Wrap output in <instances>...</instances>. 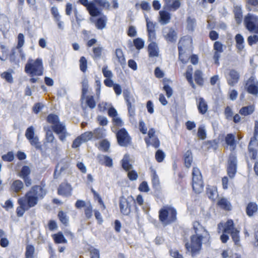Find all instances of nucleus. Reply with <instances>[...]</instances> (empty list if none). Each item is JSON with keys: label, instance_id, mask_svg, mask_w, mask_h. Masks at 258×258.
<instances>
[{"label": "nucleus", "instance_id": "nucleus-18", "mask_svg": "<svg viewBox=\"0 0 258 258\" xmlns=\"http://www.w3.org/2000/svg\"><path fill=\"white\" fill-rule=\"evenodd\" d=\"M128 133L124 128L120 129L116 133V137L119 145L121 146H126L128 143Z\"/></svg>", "mask_w": 258, "mask_h": 258}, {"label": "nucleus", "instance_id": "nucleus-37", "mask_svg": "<svg viewBox=\"0 0 258 258\" xmlns=\"http://www.w3.org/2000/svg\"><path fill=\"white\" fill-rule=\"evenodd\" d=\"M184 163L186 167L189 168L192 162V156L190 150L187 151L184 155Z\"/></svg>", "mask_w": 258, "mask_h": 258}, {"label": "nucleus", "instance_id": "nucleus-12", "mask_svg": "<svg viewBox=\"0 0 258 258\" xmlns=\"http://www.w3.org/2000/svg\"><path fill=\"white\" fill-rule=\"evenodd\" d=\"M78 3L85 7L91 16L96 17L101 14L100 11L94 2H89L88 0H78Z\"/></svg>", "mask_w": 258, "mask_h": 258}, {"label": "nucleus", "instance_id": "nucleus-30", "mask_svg": "<svg viewBox=\"0 0 258 258\" xmlns=\"http://www.w3.org/2000/svg\"><path fill=\"white\" fill-rule=\"evenodd\" d=\"M128 202L126 199L121 197L120 200L119 207L121 212L124 215L127 216L129 214Z\"/></svg>", "mask_w": 258, "mask_h": 258}, {"label": "nucleus", "instance_id": "nucleus-33", "mask_svg": "<svg viewBox=\"0 0 258 258\" xmlns=\"http://www.w3.org/2000/svg\"><path fill=\"white\" fill-rule=\"evenodd\" d=\"M24 184L20 180H16L12 183L11 189L13 191L18 193L21 191L24 188Z\"/></svg>", "mask_w": 258, "mask_h": 258}, {"label": "nucleus", "instance_id": "nucleus-49", "mask_svg": "<svg viewBox=\"0 0 258 258\" xmlns=\"http://www.w3.org/2000/svg\"><path fill=\"white\" fill-rule=\"evenodd\" d=\"M86 104L91 109H93L96 107V102L94 97L92 96H87L86 97Z\"/></svg>", "mask_w": 258, "mask_h": 258}, {"label": "nucleus", "instance_id": "nucleus-44", "mask_svg": "<svg viewBox=\"0 0 258 258\" xmlns=\"http://www.w3.org/2000/svg\"><path fill=\"white\" fill-rule=\"evenodd\" d=\"M115 54L116 58L118 59V60L120 64L124 65L125 64V58L122 50L120 49H116Z\"/></svg>", "mask_w": 258, "mask_h": 258}, {"label": "nucleus", "instance_id": "nucleus-28", "mask_svg": "<svg viewBox=\"0 0 258 258\" xmlns=\"http://www.w3.org/2000/svg\"><path fill=\"white\" fill-rule=\"evenodd\" d=\"M149 55L151 57L158 56L159 55V49L157 43L152 42L148 46Z\"/></svg>", "mask_w": 258, "mask_h": 258}, {"label": "nucleus", "instance_id": "nucleus-31", "mask_svg": "<svg viewBox=\"0 0 258 258\" xmlns=\"http://www.w3.org/2000/svg\"><path fill=\"white\" fill-rule=\"evenodd\" d=\"M165 39L167 42H174L177 38V33L172 28H170L168 32L164 35Z\"/></svg>", "mask_w": 258, "mask_h": 258}, {"label": "nucleus", "instance_id": "nucleus-64", "mask_svg": "<svg viewBox=\"0 0 258 258\" xmlns=\"http://www.w3.org/2000/svg\"><path fill=\"white\" fill-rule=\"evenodd\" d=\"M91 258H100L99 250L95 248H90L89 249Z\"/></svg>", "mask_w": 258, "mask_h": 258}, {"label": "nucleus", "instance_id": "nucleus-29", "mask_svg": "<svg viewBox=\"0 0 258 258\" xmlns=\"http://www.w3.org/2000/svg\"><path fill=\"white\" fill-rule=\"evenodd\" d=\"M206 194L208 197L213 201H215L218 196L217 188L210 185L206 187Z\"/></svg>", "mask_w": 258, "mask_h": 258}, {"label": "nucleus", "instance_id": "nucleus-27", "mask_svg": "<svg viewBox=\"0 0 258 258\" xmlns=\"http://www.w3.org/2000/svg\"><path fill=\"white\" fill-rule=\"evenodd\" d=\"M197 108L199 112L201 114H205L207 112L208 106L207 102L203 98H199V102L197 104Z\"/></svg>", "mask_w": 258, "mask_h": 258}, {"label": "nucleus", "instance_id": "nucleus-24", "mask_svg": "<svg viewBox=\"0 0 258 258\" xmlns=\"http://www.w3.org/2000/svg\"><path fill=\"white\" fill-rule=\"evenodd\" d=\"M233 12L236 24L238 25L242 23L243 19L242 10L241 6H234Z\"/></svg>", "mask_w": 258, "mask_h": 258}, {"label": "nucleus", "instance_id": "nucleus-51", "mask_svg": "<svg viewBox=\"0 0 258 258\" xmlns=\"http://www.w3.org/2000/svg\"><path fill=\"white\" fill-rule=\"evenodd\" d=\"M165 157V154L161 150H158L155 153V159L159 162H162Z\"/></svg>", "mask_w": 258, "mask_h": 258}, {"label": "nucleus", "instance_id": "nucleus-2", "mask_svg": "<svg viewBox=\"0 0 258 258\" xmlns=\"http://www.w3.org/2000/svg\"><path fill=\"white\" fill-rule=\"evenodd\" d=\"M193 229L195 234L190 237V243L186 242L185 244V247L188 251H190L192 257L199 254L202 249L203 240L204 236L199 234V231L204 232L207 235L209 236L210 234L208 231L199 222H195L193 224Z\"/></svg>", "mask_w": 258, "mask_h": 258}, {"label": "nucleus", "instance_id": "nucleus-6", "mask_svg": "<svg viewBox=\"0 0 258 258\" xmlns=\"http://www.w3.org/2000/svg\"><path fill=\"white\" fill-rule=\"evenodd\" d=\"M159 220L164 226L170 225L177 220V211L172 206H163L159 211Z\"/></svg>", "mask_w": 258, "mask_h": 258}, {"label": "nucleus", "instance_id": "nucleus-46", "mask_svg": "<svg viewBox=\"0 0 258 258\" xmlns=\"http://www.w3.org/2000/svg\"><path fill=\"white\" fill-rule=\"evenodd\" d=\"M70 163L68 161L63 159L56 166V168H59L60 171L62 172L69 168Z\"/></svg>", "mask_w": 258, "mask_h": 258}, {"label": "nucleus", "instance_id": "nucleus-26", "mask_svg": "<svg viewBox=\"0 0 258 258\" xmlns=\"http://www.w3.org/2000/svg\"><path fill=\"white\" fill-rule=\"evenodd\" d=\"M97 159L99 162L101 164H104L105 166L112 167L113 166L112 159L107 155H98Z\"/></svg>", "mask_w": 258, "mask_h": 258}, {"label": "nucleus", "instance_id": "nucleus-53", "mask_svg": "<svg viewBox=\"0 0 258 258\" xmlns=\"http://www.w3.org/2000/svg\"><path fill=\"white\" fill-rule=\"evenodd\" d=\"M196 25V19L188 17L187 19V28L188 30L193 31Z\"/></svg>", "mask_w": 258, "mask_h": 258}, {"label": "nucleus", "instance_id": "nucleus-38", "mask_svg": "<svg viewBox=\"0 0 258 258\" xmlns=\"http://www.w3.org/2000/svg\"><path fill=\"white\" fill-rule=\"evenodd\" d=\"M192 67H191L190 68L188 67V70H187L185 73V78H186L187 81H188V82L189 83L190 85L191 86V87L193 89H195L196 86H195V85L194 83L193 79H192Z\"/></svg>", "mask_w": 258, "mask_h": 258}, {"label": "nucleus", "instance_id": "nucleus-16", "mask_svg": "<svg viewBox=\"0 0 258 258\" xmlns=\"http://www.w3.org/2000/svg\"><path fill=\"white\" fill-rule=\"evenodd\" d=\"M248 153L251 160L256 159L258 153V141L257 138L251 137L248 146Z\"/></svg>", "mask_w": 258, "mask_h": 258}, {"label": "nucleus", "instance_id": "nucleus-47", "mask_svg": "<svg viewBox=\"0 0 258 258\" xmlns=\"http://www.w3.org/2000/svg\"><path fill=\"white\" fill-rule=\"evenodd\" d=\"M80 137L82 139V142L85 143L93 139L94 138V134L92 132H87L82 134Z\"/></svg>", "mask_w": 258, "mask_h": 258}, {"label": "nucleus", "instance_id": "nucleus-20", "mask_svg": "<svg viewBox=\"0 0 258 258\" xmlns=\"http://www.w3.org/2000/svg\"><path fill=\"white\" fill-rule=\"evenodd\" d=\"M72 190L71 185L68 183H61L58 188V194L63 197H69L71 195Z\"/></svg>", "mask_w": 258, "mask_h": 258}, {"label": "nucleus", "instance_id": "nucleus-22", "mask_svg": "<svg viewBox=\"0 0 258 258\" xmlns=\"http://www.w3.org/2000/svg\"><path fill=\"white\" fill-rule=\"evenodd\" d=\"M229 75V78L227 79V83L229 86H234L239 80V75L236 71L231 70Z\"/></svg>", "mask_w": 258, "mask_h": 258}, {"label": "nucleus", "instance_id": "nucleus-56", "mask_svg": "<svg viewBox=\"0 0 258 258\" xmlns=\"http://www.w3.org/2000/svg\"><path fill=\"white\" fill-rule=\"evenodd\" d=\"M152 183L153 187L158 186L160 184L159 177L155 171L152 173Z\"/></svg>", "mask_w": 258, "mask_h": 258}, {"label": "nucleus", "instance_id": "nucleus-54", "mask_svg": "<svg viewBox=\"0 0 258 258\" xmlns=\"http://www.w3.org/2000/svg\"><path fill=\"white\" fill-rule=\"evenodd\" d=\"M82 98H83L85 97V95L88 92V87H89L88 80L86 79H84L83 80V81L82 82Z\"/></svg>", "mask_w": 258, "mask_h": 258}, {"label": "nucleus", "instance_id": "nucleus-10", "mask_svg": "<svg viewBox=\"0 0 258 258\" xmlns=\"http://www.w3.org/2000/svg\"><path fill=\"white\" fill-rule=\"evenodd\" d=\"M244 24L249 32L256 31L258 27V16L248 13L244 18Z\"/></svg>", "mask_w": 258, "mask_h": 258}, {"label": "nucleus", "instance_id": "nucleus-1", "mask_svg": "<svg viewBox=\"0 0 258 258\" xmlns=\"http://www.w3.org/2000/svg\"><path fill=\"white\" fill-rule=\"evenodd\" d=\"M46 194V190L40 185L33 186L25 195L20 198L17 209L18 216L22 217L26 211L36 206L39 199H42Z\"/></svg>", "mask_w": 258, "mask_h": 258}, {"label": "nucleus", "instance_id": "nucleus-43", "mask_svg": "<svg viewBox=\"0 0 258 258\" xmlns=\"http://www.w3.org/2000/svg\"><path fill=\"white\" fill-rule=\"evenodd\" d=\"M133 45L138 50L142 49L145 45L144 41L141 38H137L133 40Z\"/></svg>", "mask_w": 258, "mask_h": 258}, {"label": "nucleus", "instance_id": "nucleus-25", "mask_svg": "<svg viewBox=\"0 0 258 258\" xmlns=\"http://www.w3.org/2000/svg\"><path fill=\"white\" fill-rule=\"evenodd\" d=\"M217 205L221 209L226 211H231L232 209V206L231 203L226 198H222L219 199L217 203Z\"/></svg>", "mask_w": 258, "mask_h": 258}, {"label": "nucleus", "instance_id": "nucleus-14", "mask_svg": "<svg viewBox=\"0 0 258 258\" xmlns=\"http://www.w3.org/2000/svg\"><path fill=\"white\" fill-rule=\"evenodd\" d=\"M218 233H227L230 234L236 228L232 219H228L225 223L220 222L218 224Z\"/></svg>", "mask_w": 258, "mask_h": 258}, {"label": "nucleus", "instance_id": "nucleus-35", "mask_svg": "<svg viewBox=\"0 0 258 258\" xmlns=\"http://www.w3.org/2000/svg\"><path fill=\"white\" fill-rule=\"evenodd\" d=\"M194 79L196 83L199 86H203L204 83V79L203 77V73L201 70H197L194 73Z\"/></svg>", "mask_w": 258, "mask_h": 258}, {"label": "nucleus", "instance_id": "nucleus-13", "mask_svg": "<svg viewBox=\"0 0 258 258\" xmlns=\"http://www.w3.org/2000/svg\"><path fill=\"white\" fill-rule=\"evenodd\" d=\"M247 92L252 95L258 94V81L254 76L250 77L245 83Z\"/></svg>", "mask_w": 258, "mask_h": 258}, {"label": "nucleus", "instance_id": "nucleus-19", "mask_svg": "<svg viewBox=\"0 0 258 258\" xmlns=\"http://www.w3.org/2000/svg\"><path fill=\"white\" fill-rule=\"evenodd\" d=\"M44 130L46 132L44 144L46 145V144L50 143L53 145H54V147L55 149L57 150V141L56 140L53 134L52 131L51 130L49 126H45L44 127Z\"/></svg>", "mask_w": 258, "mask_h": 258}, {"label": "nucleus", "instance_id": "nucleus-8", "mask_svg": "<svg viewBox=\"0 0 258 258\" xmlns=\"http://www.w3.org/2000/svg\"><path fill=\"white\" fill-rule=\"evenodd\" d=\"M192 187L196 194H200L204 188L202 175L200 169L194 167L192 172Z\"/></svg>", "mask_w": 258, "mask_h": 258}, {"label": "nucleus", "instance_id": "nucleus-41", "mask_svg": "<svg viewBox=\"0 0 258 258\" xmlns=\"http://www.w3.org/2000/svg\"><path fill=\"white\" fill-rule=\"evenodd\" d=\"M122 167L127 172V175L129 177V156L125 154L121 160Z\"/></svg>", "mask_w": 258, "mask_h": 258}, {"label": "nucleus", "instance_id": "nucleus-42", "mask_svg": "<svg viewBox=\"0 0 258 258\" xmlns=\"http://www.w3.org/2000/svg\"><path fill=\"white\" fill-rule=\"evenodd\" d=\"M107 18L105 16H103L97 19L96 23V26L98 29H103L106 26Z\"/></svg>", "mask_w": 258, "mask_h": 258}, {"label": "nucleus", "instance_id": "nucleus-4", "mask_svg": "<svg viewBox=\"0 0 258 258\" xmlns=\"http://www.w3.org/2000/svg\"><path fill=\"white\" fill-rule=\"evenodd\" d=\"M164 5L163 8L165 10H161L159 12V21L162 24L168 23L171 19L170 12L177 11L181 6L180 0H163Z\"/></svg>", "mask_w": 258, "mask_h": 258}, {"label": "nucleus", "instance_id": "nucleus-23", "mask_svg": "<svg viewBox=\"0 0 258 258\" xmlns=\"http://www.w3.org/2000/svg\"><path fill=\"white\" fill-rule=\"evenodd\" d=\"M225 142L228 146L230 147L231 151H234L236 147L235 136L233 134H228L225 137Z\"/></svg>", "mask_w": 258, "mask_h": 258}, {"label": "nucleus", "instance_id": "nucleus-34", "mask_svg": "<svg viewBox=\"0 0 258 258\" xmlns=\"http://www.w3.org/2000/svg\"><path fill=\"white\" fill-rule=\"evenodd\" d=\"M236 47L239 51H242L244 47V38L240 34H237L235 36Z\"/></svg>", "mask_w": 258, "mask_h": 258}, {"label": "nucleus", "instance_id": "nucleus-40", "mask_svg": "<svg viewBox=\"0 0 258 258\" xmlns=\"http://www.w3.org/2000/svg\"><path fill=\"white\" fill-rule=\"evenodd\" d=\"M53 238L55 242L57 243H66L68 241L62 233L60 232L54 234Z\"/></svg>", "mask_w": 258, "mask_h": 258}, {"label": "nucleus", "instance_id": "nucleus-59", "mask_svg": "<svg viewBox=\"0 0 258 258\" xmlns=\"http://www.w3.org/2000/svg\"><path fill=\"white\" fill-rule=\"evenodd\" d=\"M110 147V143L106 140H103L100 142V149L104 151H108Z\"/></svg>", "mask_w": 258, "mask_h": 258}, {"label": "nucleus", "instance_id": "nucleus-48", "mask_svg": "<svg viewBox=\"0 0 258 258\" xmlns=\"http://www.w3.org/2000/svg\"><path fill=\"white\" fill-rule=\"evenodd\" d=\"M58 217L61 222L65 225H67L69 223V217L67 214L63 211H60L58 214Z\"/></svg>", "mask_w": 258, "mask_h": 258}, {"label": "nucleus", "instance_id": "nucleus-17", "mask_svg": "<svg viewBox=\"0 0 258 258\" xmlns=\"http://www.w3.org/2000/svg\"><path fill=\"white\" fill-rule=\"evenodd\" d=\"M213 48L214 52L213 54V59L215 63L218 66L219 65V58L221 53L223 52V45L220 41H216L214 43Z\"/></svg>", "mask_w": 258, "mask_h": 258}, {"label": "nucleus", "instance_id": "nucleus-9", "mask_svg": "<svg viewBox=\"0 0 258 258\" xmlns=\"http://www.w3.org/2000/svg\"><path fill=\"white\" fill-rule=\"evenodd\" d=\"M237 159L235 154H230L226 167L227 173L230 178H233L237 172Z\"/></svg>", "mask_w": 258, "mask_h": 258}, {"label": "nucleus", "instance_id": "nucleus-57", "mask_svg": "<svg viewBox=\"0 0 258 258\" xmlns=\"http://www.w3.org/2000/svg\"><path fill=\"white\" fill-rule=\"evenodd\" d=\"M139 6H140L142 10H143L144 11H150L151 9V6H150V4L148 2H145V1L142 2L140 4H136V7L137 8H138V7H139Z\"/></svg>", "mask_w": 258, "mask_h": 258}, {"label": "nucleus", "instance_id": "nucleus-3", "mask_svg": "<svg viewBox=\"0 0 258 258\" xmlns=\"http://www.w3.org/2000/svg\"><path fill=\"white\" fill-rule=\"evenodd\" d=\"M178 59L182 63H186L189 55L192 51V39L188 35L181 37L178 43Z\"/></svg>", "mask_w": 258, "mask_h": 258}, {"label": "nucleus", "instance_id": "nucleus-11", "mask_svg": "<svg viewBox=\"0 0 258 258\" xmlns=\"http://www.w3.org/2000/svg\"><path fill=\"white\" fill-rule=\"evenodd\" d=\"M25 137L29 141L31 145L34 147L36 149H42L41 143L39 141L38 136L35 135V128L33 126H30L27 128L25 132Z\"/></svg>", "mask_w": 258, "mask_h": 258}, {"label": "nucleus", "instance_id": "nucleus-32", "mask_svg": "<svg viewBox=\"0 0 258 258\" xmlns=\"http://www.w3.org/2000/svg\"><path fill=\"white\" fill-rule=\"evenodd\" d=\"M25 255L26 258H37L34 246L30 244H27Z\"/></svg>", "mask_w": 258, "mask_h": 258}, {"label": "nucleus", "instance_id": "nucleus-36", "mask_svg": "<svg viewBox=\"0 0 258 258\" xmlns=\"http://www.w3.org/2000/svg\"><path fill=\"white\" fill-rule=\"evenodd\" d=\"M254 111V105H248L242 107L239 110V113L243 116H247L251 114Z\"/></svg>", "mask_w": 258, "mask_h": 258}, {"label": "nucleus", "instance_id": "nucleus-63", "mask_svg": "<svg viewBox=\"0 0 258 258\" xmlns=\"http://www.w3.org/2000/svg\"><path fill=\"white\" fill-rule=\"evenodd\" d=\"M224 115L225 118L227 120H231L233 116V112L231 108L227 106L226 107L224 110Z\"/></svg>", "mask_w": 258, "mask_h": 258}, {"label": "nucleus", "instance_id": "nucleus-62", "mask_svg": "<svg viewBox=\"0 0 258 258\" xmlns=\"http://www.w3.org/2000/svg\"><path fill=\"white\" fill-rule=\"evenodd\" d=\"M257 42L258 36L256 35H250L247 38V42L249 46H252Z\"/></svg>", "mask_w": 258, "mask_h": 258}, {"label": "nucleus", "instance_id": "nucleus-50", "mask_svg": "<svg viewBox=\"0 0 258 258\" xmlns=\"http://www.w3.org/2000/svg\"><path fill=\"white\" fill-rule=\"evenodd\" d=\"M233 241L236 245L238 244L240 241L239 231L237 229L230 233Z\"/></svg>", "mask_w": 258, "mask_h": 258}, {"label": "nucleus", "instance_id": "nucleus-15", "mask_svg": "<svg viewBox=\"0 0 258 258\" xmlns=\"http://www.w3.org/2000/svg\"><path fill=\"white\" fill-rule=\"evenodd\" d=\"M155 134V130L153 128H150L148 133V138H146L145 141L147 146L152 145L155 149H157L159 147L160 143Z\"/></svg>", "mask_w": 258, "mask_h": 258}, {"label": "nucleus", "instance_id": "nucleus-21", "mask_svg": "<svg viewBox=\"0 0 258 258\" xmlns=\"http://www.w3.org/2000/svg\"><path fill=\"white\" fill-rule=\"evenodd\" d=\"M258 211V205L255 202H249L246 206L245 212L249 217L253 216Z\"/></svg>", "mask_w": 258, "mask_h": 258}, {"label": "nucleus", "instance_id": "nucleus-39", "mask_svg": "<svg viewBox=\"0 0 258 258\" xmlns=\"http://www.w3.org/2000/svg\"><path fill=\"white\" fill-rule=\"evenodd\" d=\"M93 134H94V138L95 139H102L106 136V130L103 128H98L93 131Z\"/></svg>", "mask_w": 258, "mask_h": 258}, {"label": "nucleus", "instance_id": "nucleus-55", "mask_svg": "<svg viewBox=\"0 0 258 258\" xmlns=\"http://www.w3.org/2000/svg\"><path fill=\"white\" fill-rule=\"evenodd\" d=\"M80 70L85 72L87 68V61L86 58L84 56H82L80 59Z\"/></svg>", "mask_w": 258, "mask_h": 258}, {"label": "nucleus", "instance_id": "nucleus-7", "mask_svg": "<svg viewBox=\"0 0 258 258\" xmlns=\"http://www.w3.org/2000/svg\"><path fill=\"white\" fill-rule=\"evenodd\" d=\"M43 70L42 61L40 58L35 60L29 59L25 67V72L31 77L41 75Z\"/></svg>", "mask_w": 258, "mask_h": 258}, {"label": "nucleus", "instance_id": "nucleus-45", "mask_svg": "<svg viewBox=\"0 0 258 258\" xmlns=\"http://www.w3.org/2000/svg\"><path fill=\"white\" fill-rule=\"evenodd\" d=\"M205 144L208 150L213 149L215 150L218 148V142L216 140H210L206 142Z\"/></svg>", "mask_w": 258, "mask_h": 258}, {"label": "nucleus", "instance_id": "nucleus-60", "mask_svg": "<svg viewBox=\"0 0 258 258\" xmlns=\"http://www.w3.org/2000/svg\"><path fill=\"white\" fill-rule=\"evenodd\" d=\"M51 13L55 21H58L61 18L58 9L56 7H52L51 9Z\"/></svg>", "mask_w": 258, "mask_h": 258}, {"label": "nucleus", "instance_id": "nucleus-61", "mask_svg": "<svg viewBox=\"0 0 258 258\" xmlns=\"http://www.w3.org/2000/svg\"><path fill=\"white\" fill-rule=\"evenodd\" d=\"M102 73L103 74V76L106 78V79L107 78H112L113 76L112 72L108 70L107 66H105L102 68Z\"/></svg>", "mask_w": 258, "mask_h": 258}, {"label": "nucleus", "instance_id": "nucleus-5", "mask_svg": "<svg viewBox=\"0 0 258 258\" xmlns=\"http://www.w3.org/2000/svg\"><path fill=\"white\" fill-rule=\"evenodd\" d=\"M47 121L51 124V128L58 136L59 139L61 142L66 140L67 137L69 136L65 123L60 122L59 117L54 114H50L47 117Z\"/></svg>", "mask_w": 258, "mask_h": 258}, {"label": "nucleus", "instance_id": "nucleus-52", "mask_svg": "<svg viewBox=\"0 0 258 258\" xmlns=\"http://www.w3.org/2000/svg\"><path fill=\"white\" fill-rule=\"evenodd\" d=\"M93 207L90 203L87 204L85 209V214L86 218L90 219L92 216Z\"/></svg>", "mask_w": 258, "mask_h": 258}, {"label": "nucleus", "instance_id": "nucleus-58", "mask_svg": "<svg viewBox=\"0 0 258 258\" xmlns=\"http://www.w3.org/2000/svg\"><path fill=\"white\" fill-rule=\"evenodd\" d=\"M93 2L104 8L109 9L110 7V4L107 0H93Z\"/></svg>", "mask_w": 258, "mask_h": 258}]
</instances>
